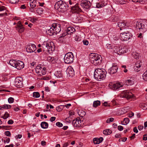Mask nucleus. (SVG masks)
<instances>
[{
    "mask_svg": "<svg viewBox=\"0 0 147 147\" xmlns=\"http://www.w3.org/2000/svg\"><path fill=\"white\" fill-rule=\"evenodd\" d=\"M47 61L50 63H54L55 62V59H54L53 57L48 55L47 56Z\"/></svg>",
    "mask_w": 147,
    "mask_h": 147,
    "instance_id": "obj_28",
    "label": "nucleus"
},
{
    "mask_svg": "<svg viewBox=\"0 0 147 147\" xmlns=\"http://www.w3.org/2000/svg\"><path fill=\"white\" fill-rule=\"evenodd\" d=\"M105 4L104 2H100L96 4V7L97 8H101L105 6Z\"/></svg>",
    "mask_w": 147,
    "mask_h": 147,
    "instance_id": "obj_31",
    "label": "nucleus"
},
{
    "mask_svg": "<svg viewBox=\"0 0 147 147\" xmlns=\"http://www.w3.org/2000/svg\"><path fill=\"white\" fill-rule=\"evenodd\" d=\"M100 101L99 100L95 101L93 103V106L94 107H96L98 105H100Z\"/></svg>",
    "mask_w": 147,
    "mask_h": 147,
    "instance_id": "obj_34",
    "label": "nucleus"
},
{
    "mask_svg": "<svg viewBox=\"0 0 147 147\" xmlns=\"http://www.w3.org/2000/svg\"><path fill=\"white\" fill-rule=\"evenodd\" d=\"M126 48L123 47H119L117 50H114L115 52L119 55L125 53L126 52Z\"/></svg>",
    "mask_w": 147,
    "mask_h": 147,
    "instance_id": "obj_14",
    "label": "nucleus"
},
{
    "mask_svg": "<svg viewBox=\"0 0 147 147\" xmlns=\"http://www.w3.org/2000/svg\"><path fill=\"white\" fill-rule=\"evenodd\" d=\"M132 1L134 2L140 3L142 2L143 0H132Z\"/></svg>",
    "mask_w": 147,
    "mask_h": 147,
    "instance_id": "obj_56",
    "label": "nucleus"
},
{
    "mask_svg": "<svg viewBox=\"0 0 147 147\" xmlns=\"http://www.w3.org/2000/svg\"><path fill=\"white\" fill-rule=\"evenodd\" d=\"M118 129L119 131H122L123 129V127L119 125L118 127Z\"/></svg>",
    "mask_w": 147,
    "mask_h": 147,
    "instance_id": "obj_54",
    "label": "nucleus"
},
{
    "mask_svg": "<svg viewBox=\"0 0 147 147\" xmlns=\"http://www.w3.org/2000/svg\"><path fill=\"white\" fill-rule=\"evenodd\" d=\"M72 124L73 126L76 127H79L81 126L82 123L81 121L79 118H77L73 120Z\"/></svg>",
    "mask_w": 147,
    "mask_h": 147,
    "instance_id": "obj_18",
    "label": "nucleus"
},
{
    "mask_svg": "<svg viewBox=\"0 0 147 147\" xmlns=\"http://www.w3.org/2000/svg\"><path fill=\"white\" fill-rule=\"evenodd\" d=\"M55 33L53 28L52 27L50 28L49 30L47 31V34L49 36H52Z\"/></svg>",
    "mask_w": 147,
    "mask_h": 147,
    "instance_id": "obj_29",
    "label": "nucleus"
},
{
    "mask_svg": "<svg viewBox=\"0 0 147 147\" xmlns=\"http://www.w3.org/2000/svg\"><path fill=\"white\" fill-rule=\"evenodd\" d=\"M132 55L133 58L136 59H138L140 57V54L136 52L132 53Z\"/></svg>",
    "mask_w": 147,
    "mask_h": 147,
    "instance_id": "obj_30",
    "label": "nucleus"
},
{
    "mask_svg": "<svg viewBox=\"0 0 147 147\" xmlns=\"http://www.w3.org/2000/svg\"><path fill=\"white\" fill-rule=\"evenodd\" d=\"M106 74L107 72L104 69L97 68L95 70L94 77L95 79L100 81L104 79Z\"/></svg>",
    "mask_w": 147,
    "mask_h": 147,
    "instance_id": "obj_1",
    "label": "nucleus"
},
{
    "mask_svg": "<svg viewBox=\"0 0 147 147\" xmlns=\"http://www.w3.org/2000/svg\"><path fill=\"white\" fill-rule=\"evenodd\" d=\"M9 2L12 4H15L19 1V0H8Z\"/></svg>",
    "mask_w": 147,
    "mask_h": 147,
    "instance_id": "obj_44",
    "label": "nucleus"
},
{
    "mask_svg": "<svg viewBox=\"0 0 147 147\" xmlns=\"http://www.w3.org/2000/svg\"><path fill=\"white\" fill-rule=\"evenodd\" d=\"M37 2L38 1L37 0H30V4L31 7L34 8L35 7Z\"/></svg>",
    "mask_w": 147,
    "mask_h": 147,
    "instance_id": "obj_27",
    "label": "nucleus"
},
{
    "mask_svg": "<svg viewBox=\"0 0 147 147\" xmlns=\"http://www.w3.org/2000/svg\"><path fill=\"white\" fill-rule=\"evenodd\" d=\"M133 95L132 93L129 90L124 91L119 95L121 97L126 98L127 99L131 98L133 97Z\"/></svg>",
    "mask_w": 147,
    "mask_h": 147,
    "instance_id": "obj_7",
    "label": "nucleus"
},
{
    "mask_svg": "<svg viewBox=\"0 0 147 147\" xmlns=\"http://www.w3.org/2000/svg\"><path fill=\"white\" fill-rule=\"evenodd\" d=\"M125 83L126 85L127 86L132 85L134 83V79L130 78L129 79L126 80Z\"/></svg>",
    "mask_w": 147,
    "mask_h": 147,
    "instance_id": "obj_26",
    "label": "nucleus"
},
{
    "mask_svg": "<svg viewBox=\"0 0 147 147\" xmlns=\"http://www.w3.org/2000/svg\"><path fill=\"white\" fill-rule=\"evenodd\" d=\"M114 120V119L113 118H111L108 119L106 121L107 123H110V122H113Z\"/></svg>",
    "mask_w": 147,
    "mask_h": 147,
    "instance_id": "obj_47",
    "label": "nucleus"
},
{
    "mask_svg": "<svg viewBox=\"0 0 147 147\" xmlns=\"http://www.w3.org/2000/svg\"><path fill=\"white\" fill-rule=\"evenodd\" d=\"M109 86L110 88L113 90H116L122 87L123 85L121 83L118 82L113 84L111 83L109 84Z\"/></svg>",
    "mask_w": 147,
    "mask_h": 147,
    "instance_id": "obj_11",
    "label": "nucleus"
},
{
    "mask_svg": "<svg viewBox=\"0 0 147 147\" xmlns=\"http://www.w3.org/2000/svg\"><path fill=\"white\" fill-rule=\"evenodd\" d=\"M23 79L22 77H17L15 80L14 85L17 88H21L23 86Z\"/></svg>",
    "mask_w": 147,
    "mask_h": 147,
    "instance_id": "obj_9",
    "label": "nucleus"
},
{
    "mask_svg": "<svg viewBox=\"0 0 147 147\" xmlns=\"http://www.w3.org/2000/svg\"><path fill=\"white\" fill-rule=\"evenodd\" d=\"M9 116V114L7 113V112H5V114H4V116L2 117V118H3L4 119H6Z\"/></svg>",
    "mask_w": 147,
    "mask_h": 147,
    "instance_id": "obj_42",
    "label": "nucleus"
},
{
    "mask_svg": "<svg viewBox=\"0 0 147 147\" xmlns=\"http://www.w3.org/2000/svg\"><path fill=\"white\" fill-rule=\"evenodd\" d=\"M8 100L9 103H11L13 102L14 99L13 98L10 97L8 98Z\"/></svg>",
    "mask_w": 147,
    "mask_h": 147,
    "instance_id": "obj_45",
    "label": "nucleus"
},
{
    "mask_svg": "<svg viewBox=\"0 0 147 147\" xmlns=\"http://www.w3.org/2000/svg\"><path fill=\"white\" fill-rule=\"evenodd\" d=\"M5 134L7 136H10L11 135V133L9 131H6L5 132Z\"/></svg>",
    "mask_w": 147,
    "mask_h": 147,
    "instance_id": "obj_51",
    "label": "nucleus"
},
{
    "mask_svg": "<svg viewBox=\"0 0 147 147\" xmlns=\"http://www.w3.org/2000/svg\"><path fill=\"white\" fill-rule=\"evenodd\" d=\"M111 133V130L109 129H106L103 131V134L106 135L110 134Z\"/></svg>",
    "mask_w": 147,
    "mask_h": 147,
    "instance_id": "obj_33",
    "label": "nucleus"
},
{
    "mask_svg": "<svg viewBox=\"0 0 147 147\" xmlns=\"http://www.w3.org/2000/svg\"><path fill=\"white\" fill-rule=\"evenodd\" d=\"M66 71L67 76H68L73 77L74 75V70L71 66H69L67 68Z\"/></svg>",
    "mask_w": 147,
    "mask_h": 147,
    "instance_id": "obj_19",
    "label": "nucleus"
},
{
    "mask_svg": "<svg viewBox=\"0 0 147 147\" xmlns=\"http://www.w3.org/2000/svg\"><path fill=\"white\" fill-rule=\"evenodd\" d=\"M54 43L52 41H47V55L51 54L55 50Z\"/></svg>",
    "mask_w": 147,
    "mask_h": 147,
    "instance_id": "obj_6",
    "label": "nucleus"
},
{
    "mask_svg": "<svg viewBox=\"0 0 147 147\" xmlns=\"http://www.w3.org/2000/svg\"><path fill=\"white\" fill-rule=\"evenodd\" d=\"M143 140H147V134H146L144 135L143 137Z\"/></svg>",
    "mask_w": 147,
    "mask_h": 147,
    "instance_id": "obj_57",
    "label": "nucleus"
},
{
    "mask_svg": "<svg viewBox=\"0 0 147 147\" xmlns=\"http://www.w3.org/2000/svg\"><path fill=\"white\" fill-rule=\"evenodd\" d=\"M103 140L102 137L99 138H95L93 139V142L95 144H98L101 143Z\"/></svg>",
    "mask_w": 147,
    "mask_h": 147,
    "instance_id": "obj_24",
    "label": "nucleus"
},
{
    "mask_svg": "<svg viewBox=\"0 0 147 147\" xmlns=\"http://www.w3.org/2000/svg\"><path fill=\"white\" fill-rule=\"evenodd\" d=\"M113 40L115 41V42H116L117 41H119L120 39L119 38V37L115 36L113 38Z\"/></svg>",
    "mask_w": 147,
    "mask_h": 147,
    "instance_id": "obj_52",
    "label": "nucleus"
},
{
    "mask_svg": "<svg viewBox=\"0 0 147 147\" xmlns=\"http://www.w3.org/2000/svg\"><path fill=\"white\" fill-rule=\"evenodd\" d=\"M143 108L144 109H147V104H143L142 105Z\"/></svg>",
    "mask_w": 147,
    "mask_h": 147,
    "instance_id": "obj_53",
    "label": "nucleus"
},
{
    "mask_svg": "<svg viewBox=\"0 0 147 147\" xmlns=\"http://www.w3.org/2000/svg\"><path fill=\"white\" fill-rule=\"evenodd\" d=\"M36 12L39 14H41L43 13L42 9L41 8H39L36 10Z\"/></svg>",
    "mask_w": 147,
    "mask_h": 147,
    "instance_id": "obj_39",
    "label": "nucleus"
},
{
    "mask_svg": "<svg viewBox=\"0 0 147 147\" xmlns=\"http://www.w3.org/2000/svg\"><path fill=\"white\" fill-rule=\"evenodd\" d=\"M6 9V8L3 6L0 5V11H2Z\"/></svg>",
    "mask_w": 147,
    "mask_h": 147,
    "instance_id": "obj_49",
    "label": "nucleus"
},
{
    "mask_svg": "<svg viewBox=\"0 0 147 147\" xmlns=\"http://www.w3.org/2000/svg\"><path fill=\"white\" fill-rule=\"evenodd\" d=\"M40 94L38 92H34L33 94V96L34 98H37L39 97Z\"/></svg>",
    "mask_w": 147,
    "mask_h": 147,
    "instance_id": "obj_37",
    "label": "nucleus"
},
{
    "mask_svg": "<svg viewBox=\"0 0 147 147\" xmlns=\"http://www.w3.org/2000/svg\"><path fill=\"white\" fill-rule=\"evenodd\" d=\"M64 61L66 64L72 63L74 60V55L71 52H69L66 54L64 57Z\"/></svg>",
    "mask_w": 147,
    "mask_h": 147,
    "instance_id": "obj_5",
    "label": "nucleus"
},
{
    "mask_svg": "<svg viewBox=\"0 0 147 147\" xmlns=\"http://www.w3.org/2000/svg\"><path fill=\"white\" fill-rule=\"evenodd\" d=\"M131 34L129 32H124L120 34V36L121 37V40H122L125 41L128 40L131 36Z\"/></svg>",
    "mask_w": 147,
    "mask_h": 147,
    "instance_id": "obj_10",
    "label": "nucleus"
},
{
    "mask_svg": "<svg viewBox=\"0 0 147 147\" xmlns=\"http://www.w3.org/2000/svg\"><path fill=\"white\" fill-rule=\"evenodd\" d=\"M17 61L15 60H10L9 61V63L11 66L15 67Z\"/></svg>",
    "mask_w": 147,
    "mask_h": 147,
    "instance_id": "obj_32",
    "label": "nucleus"
},
{
    "mask_svg": "<svg viewBox=\"0 0 147 147\" xmlns=\"http://www.w3.org/2000/svg\"><path fill=\"white\" fill-rule=\"evenodd\" d=\"M52 26L55 34L58 33L60 32L61 30L60 25L58 24L54 23L52 24Z\"/></svg>",
    "mask_w": 147,
    "mask_h": 147,
    "instance_id": "obj_16",
    "label": "nucleus"
},
{
    "mask_svg": "<svg viewBox=\"0 0 147 147\" xmlns=\"http://www.w3.org/2000/svg\"><path fill=\"white\" fill-rule=\"evenodd\" d=\"M142 63L140 61H138L136 63L134 67V70L135 71L138 72L140 70L141 67Z\"/></svg>",
    "mask_w": 147,
    "mask_h": 147,
    "instance_id": "obj_20",
    "label": "nucleus"
},
{
    "mask_svg": "<svg viewBox=\"0 0 147 147\" xmlns=\"http://www.w3.org/2000/svg\"><path fill=\"white\" fill-rule=\"evenodd\" d=\"M55 7L56 9H61L63 11H66L68 7L67 4L62 1H57L55 4Z\"/></svg>",
    "mask_w": 147,
    "mask_h": 147,
    "instance_id": "obj_4",
    "label": "nucleus"
},
{
    "mask_svg": "<svg viewBox=\"0 0 147 147\" xmlns=\"http://www.w3.org/2000/svg\"><path fill=\"white\" fill-rule=\"evenodd\" d=\"M55 119H56L55 117H52L50 119V120L51 121L53 122V121H54L55 120Z\"/></svg>",
    "mask_w": 147,
    "mask_h": 147,
    "instance_id": "obj_60",
    "label": "nucleus"
},
{
    "mask_svg": "<svg viewBox=\"0 0 147 147\" xmlns=\"http://www.w3.org/2000/svg\"><path fill=\"white\" fill-rule=\"evenodd\" d=\"M134 115V113L132 112L130 113L128 115V117H133Z\"/></svg>",
    "mask_w": 147,
    "mask_h": 147,
    "instance_id": "obj_59",
    "label": "nucleus"
},
{
    "mask_svg": "<svg viewBox=\"0 0 147 147\" xmlns=\"http://www.w3.org/2000/svg\"><path fill=\"white\" fill-rule=\"evenodd\" d=\"M56 125L59 127H61L63 126L62 124L59 122L56 123Z\"/></svg>",
    "mask_w": 147,
    "mask_h": 147,
    "instance_id": "obj_48",
    "label": "nucleus"
},
{
    "mask_svg": "<svg viewBox=\"0 0 147 147\" xmlns=\"http://www.w3.org/2000/svg\"><path fill=\"white\" fill-rule=\"evenodd\" d=\"M75 31V29L73 27H70L67 28L66 32L65 33L66 34H71V33H73V32Z\"/></svg>",
    "mask_w": 147,
    "mask_h": 147,
    "instance_id": "obj_23",
    "label": "nucleus"
},
{
    "mask_svg": "<svg viewBox=\"0 0 147 147\" xmlns=\"http://www.w3.org/2000/svg\"><path fill=\"white\" fill-rule=\"evenodd\" d=\"M106 47L108 49H112V47L111 44H107L106 45Z\"/></svg>",
    "mask_w": 147,
    "mask_h": 147,
    "instance_id": "obj_46",
    "label": "nucleus"
},
{
    "mask_svg": "<svg viewBox=\"0 0 147 147\" xmlns=\"http://www.w3.org/2000/svg\"><path fill=\"white\" fill-rule=\"evenodd\" d=\"M55 74L56 75V76H57V77L61 78L63 76L62 74L60 71H57L56 72H55Z\"/></svg>",
    "mask_w": 147,
    "mask_h": 147,
    "instance_id": "obj_36",
    "label": "nucleus"
},
{
    "mask_svg": "<svg viewBox=\"0 0 147 147\" xmlns=\"http://www.w3.org/2000/svg\"><path fill=\"white\" fill-rule=\"evenodd\" d=\"M40 125L42 128L43 129L46 128V122L44 121L42 122Z\"/></svg>",
    "mask_w": 147,
    "mask_h": 147,
    "instance_id": "obj_41",
    "label": "nucleus"
},
{
    "mask_svg": "<svg viewBox=\"0 0 147 147\" xmlns=\"http://www.w3.org/2000/svg\"><path fill=\"white\" fill-rule=\"evenodd\" d=\"M117 2L120 4H123L125 3V1L124 0H117Z\"/></svg>",
    "mask_w": 147,
    "mask_h": 147,
    "instance_id": "obj_43",
    "label": "nucleus"
},
{
    "mask_svg": "<svg viewBox=\"0 0 147 147\" xmlns=\"http://www.w3.org/2000/svg\"><path fill=\"white\" fill-rule=\"evenodd\" d=\"M68 143L67 142H66L64 143L62 147H67L68 146Z\"/></svg>",
    "mask_w": 147,
    "mask_h": 147,
    "instance_id": "obj_62",
    "label": "nucleus"
},
{
    "mask_svg": "<svg viewBox=\"0 0 147 147\" xmlns=\"http://www.w3.org/2000/svg\"><path fill=\"white\" fill-rule=\"evenodd\" d=\"M118 26L120 28V30H121L122 28H123L127 26V25L125 22L121 21L118 22Z\"/></svg>",
    "mask_w": 147,
    "mask_h": 147,
    "instance_id": "obj_25",
    "label": "nucleus"
},
{
    "mask_svg": "<svg viewBox=\"0 0 147 147\" xmlns=\"http://www.w3.org/2000/svg\"><path fill=\"white\" fill-rule=\"evenodd\" d=\"M133 131L134 132H135L136 133H137L138 132V131L136 127H134V128Z\"/></svg>",
    "mask_w": 147,
    "mask_h": 147,
    "instance_id": "obj_64",
    "label": "nucleus"
},
{
    "mask_svg": "<svg viewBox=\"0 0 147 147\" xmlns=\"http://www.w3.org/2000/svg\"><path fill=\"white\" fill-rule=\"evenodd\" d=\"M46 68L42 67L41 65L37 66L35 69V71L36 73H39L40 75H43L46 73Z\"/></svg>",
    "mask_w": 147,
    "mask_h": 147,
    "instance_id": "obj_8",
    "label": "nucleus"
},
{
    "mask_svg": "<svg viewBox=\"0 0 147 147\" xmlns=\"http://www.w3.org/2000/svg\"><path fill=\"white\" fill-rule=\"evenodd\" d=\"M13 123V121L11 120L10 119L8 121V124H12Z\"/></svg>",
    "mask_w": 147,
    "mask_h": 147,
    "instance_id": "obj_58",
    "label": "nucleus"
},
{
    "mask_svg": "<svg viewBox=\"0 0 147 147\" xmlns=\"http://www.w3.org/2000/svg\"><path fill=\"white\" fill-rule=\"evenodd\" d=\"M22 137V135L20 134H18L16 136L15 138H20Z\"/></svg>",
    "mask_w": 147,
    "mask_h": 147,
    "instance_id": "obj_61",
    "label": "nucleus"
},
{
    "mask_svg": "<svg viewBox=\"0 0 147 147\" xmlns=\"http://www.w3.org/2000/svg\"><path fill=\"white\" fill-rule=\"evenodd\" d=\"M138 128L139 130H142L143 128V126L142 125H139L138 127Z\"/></svg>",
    "mask_w": 147,
    "mask_h": 147,
    "instance_id": "obj_63",
    "label": "nucleus"
},
{
    "mask_svg": "<svg viewBox=\"0 0 147 147\" xmlns=\"http://www.w3.org/2000/svg\"><path fill=\"white\" fill-rule=\"evenodd\" d=\"M129 120L128 118H125L124 119L123 121V123H122V124L123 125H126L129 123Z\"/></svg>",
    "mask_w": 147,
    "mask_h": 147,
    "instance_id": "obj_35",
    "label": "nucleus"
},
{
    "mask_svg": "<svg viewBox=\"0 0 147 147\" xmlns=\"http://www.w3.org/2000/svg\"><path fill=\"white\" fill-rule=\"evenodd\" d=\"M143 78L144 80L147 81V70L143 75Z\"/></svg>",
    "mask_w": 147,
    "mask_h": 147,
    "instance_id": "obj_38",
    "label": "nucleus"
},
{
    "mask_svg": "<svg viewBox=\"0 0 147 147\" xmlns=\"http://www.w3.org/2000/svg\"><path fill=\"white\" fill-rule=\"evenodd\" d=\"M135 28L138 30L140 32L144 33L147 30V21L144 24L141 22H137L134 25Z\"/></svg>",
    "mask_w": 147,
    "mask_h": 147,
    "instance_id": "obj_3",
    "label": "nucleus"
},
{
    "mask_svg": "<svg viewBox=\"0 0 147 147\" xmlns=\"http://www.w3.org/2000/svg\"><path fill=\"white\" fill-rule=\"evenodd\" d=\"M83 43L85 45H87L88 44V42L87 40H83Z\"/></svg>",
    "mask_w": 147,
    "mask_h": 147,
    "instance_id": "obj_55",
    "label": "nucleus"
},
{
    "mask_svg": "<svg viewBox=\"0 0 147 147\" xmlns=\"http://www.w3.org/2000/svg\"><path fill=\"white\" fill-rule=\"evenodd\" d=\"M118 67L115 64H113L112 66L108 69V72L110 74H113L117 72Z\"/></svg>",
    "mask_w": 147,
    "mask_h": 147,
    "instance_id": "obj_15",
    "label": "nucleus"
},
{
    "mask_svg": "<svg viewBox=\"0 0 147 147\" xmlns=\"http://www.w3.org/2000/svg\"><path fill=\"white\" fill-rule=\"evenodd\" d=\"M81 5L84 8L88 9H89L91 6L90 2L86 0H82L81 2Z\"/></svg>",
    "mask_w": 147,
    "mask_h": 147,
    "instance_id": "obj_12",
    "label": "nucleus"
},
{
    "mask_svg": "<svg viewBox=\"0 0 147 147\" xmlns=\"http://www.w3.org/2000/svg\"><path fill=\"white\" fill-rule=\"evenodd\" d=\"M3 109H6L10 108L11 106L10 105H4L2 106Z\"/></svg>",
    "mask_w": 147,
    "mask_h": 147,
    "instance_id": "obj_40",
    "label": "nucleus"
},
{
    "mask_svg": "<svg viewBox=\"0 0 147 147\" xmlns=\"http://www.w3.org/2000/svg\"><path fill=\"white\" fill-rule=\"evenodd\" d=\"M71 10L72 12L74 13H78L82 12V10L79 7L77 3L72 7Z\"/></svg>",
    "mask_w": 147,
    "mask_h": 147,
    "instance_id": "obj_17",
    "label": "nucleus"
},
{
    "mask_svg": "<svg viewBox=\"0 0 147 147\" xmlns=\"http://www.w3.org/2000/svg\"><path fill=\"white\" fill-rule=\"evenodd\" d=\"M112 21L113 22H117L118 20L117 17H112Z\"/></svg>",
    "mask_w": 147,
    "mask_h": 147,
    "instance_id": "obj_50",
    "label": "nucleus"
},
{
    "mask_svg": "<svg viewBox=\"0 0 147 147\" xmlns=\"http://www.w3.org/2000/svg\"><path fill=\"white\" fill-rule=\"evenodd\" d=\"M24 66V64L23 62L18 61H17L15 67L18 69L20 70L23 68Z\"/></svg>",
    "mask_w": 147,
    "mask_h": 147,
    "instance_id": "obj_21",
    "label": "nucleus"
},
{
    "mask_svg": "<svg viewBox=\"0 0 147 147\" xmlns=\"http://www.w3.org/2000/svg\"><path fill=\"white\" fill-rule=\"evenodd\" d=\"M89 59L91 63L95 65H100L102 62L101 56L96 53H91Z\"/></svg>",
    "mask_w": 147,
    "mask_h": 147,
    "instance_id": "obj_2",
    "label": "nucleus"
},
{
    "mask_svg": "<svg viewBox=\"0 0 147 147\" xmlns=\"http://www.w3.org/2000/svg\"><path fill=\"white\" fill-rule=\"evenodd\" d=\"M17 30L20 33H22L24 31V28L23 26L20 21H19L17 24Z\"/></svg>",
    "mask_w": 147,
    "mask_h": 147,
    "instance_id": "obj_22",
    "label": "nucleus"
},
{
    "mask_svg": "<svg viewBox=\"0 0 147 147\" xmlns=\"http://www.w3.org/2000/svg\"><path fill=\"white\" fill-rule=\"evenodd\" d=\"M36 50V46L33 44L28 45L26 48V51L28 53H32L34 52Z\"/></svg>",
    "mask_w": 147,
    "mask_h": 147,
    "instance_id": "obj_13",
    "label": "nucleus"
}]
</instances>
